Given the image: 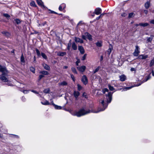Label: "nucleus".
Wrapping results in <instances>:
<instances>
[{
    "label": "nucleus",
    "mask_w": 154,
    "mask_h": 154,
    "mask_svg": "<svg viewBox=\"0 0 154 154\" xmlns=\"http://www.w3.org/2000/svg\"><path fill=\"white\" fill-rule=\"evenodd\" d=\"M90 110H88L86 111L84 109H80L78 112H76L74 114V116H76L77 117H79L81 116H84L90 112Z\"/></svg>",
    "instance_id": "obj_1"
},
{
    "label": "nucleus",
    "mask_w": 154,
    "mask_h": 154,
    "mask_svg": "<svg viewBox=\"0 0 154 154\" xmlns=\"http://www.w3.org/2000/svg\"><path fill=\"white\" fill-rule=\"evenodd\" d=\"M8 71L3 72L2 75H0V79L4 82H7L8 80V78L6 77L8 75Z\"/></svg>",
    "instance_id": "obj_2"
},
{
    "label": "nucleus",
    "mask_w": 154,
    "mask_h": 154,
    "mask_svg": "<svg viewBox=\"0 0 154 154\" xmlns=\"http://www.w3.org/2000/svg\"><path fill=\"white\" fill-rule=\"evenodd\" d=\"M140 48L137 45H136L135 46V49L134 52L133 53V55L134 56L137 57L139 55V54L140 53Z\"/></svg>",
    "instance_id": "obj_3"
},
{
    "label": "nucleus",
    "mask_w": 154,
    "mask_h": 154,
    "mask_svg": "<svg viewBox=\"0 0 154 154\" xmlns=\"http://www.w3.org/2000/svg\"><path fill=\"white\" fill-rule=\"evenodd\" d=\"M112 94L110 92L108 93L107 95H106L107 103H110L111 102L112 99Z\"/></svg>",
    "instance_id": "obj_4"
},
{
    "label": "nucleus",
    "mask_w": 154,
    "mask_h": 154,
    "mask_svg": "<svg viewBox=\"0 0 154 154\" xmlns=\"http://www.w3.org/2000/svg\"><path fill=\"white\" fill-rule=\"evenodd\" d=\"M101 103L102 104V105L103 108H104L102 109H100L98 111L94 112L97 113V112H99L103 111V110H104L105 109V108L107 107L108 105L105 104V102H104V100H102V101L101 102Z\"/></svg>",
    "instance_id": "obj_5"
},
{
    "label": "nucleus",
    "mask_w": 154,
    "mask_h": 154,
    "mask_svg": "<svg viewBox=\"0 0 154 154\" xmlns=\"http://www.w3.org/2000/svg\"><path fill=\"white\" fill-rule=\"evenodd\" d=\"M81 80L84 85H86L88 83V79L85 75H84L82 76Z\"/></svg>",
    "instance_id": "obj_6"
},
{
    "label": "nucleus",
    "mask_w": 154,
    "mask_h": 154,
    "mask_svg": "<svg viewBox=\"0 0 154 154\" xmlns=\"http://www.w3.org/2000/svg\"><path fill=\"white\" fill-rule=\"evenodd\" d=\"M102 10L99 8H96L93 13L94 14H95L97 15H98L101 13Z\"/></svg>",
    "instance_id": "obj_7"
},
{
    "label": "nucleus",
    "mask_w": 154,
    "mask_h": 154,
    "mask_svg": "<svg viewBox=\"0 0 154 154\" xmlns=\"http://www.w3.org/2000/svg\"><path fill=\"white\" fill-rule=\"evenodd\" d=\"M148 57L147 55H140L138 56L137 59H145Z\"/></svg>",
    "instance_id": "obj_8"
},
{
    "label": "nucleus",
    "mask_w": 154,
    "mask_h": 154,
    "mask_svg": "<svg viewBox=\"0 0 154 154\" xmlns=\"http://www.w3.org/2000/svg\"><path fill=\"white\" fill-rule=\"evenodd\" d=\"M77 68L79 71L83 72L85 70L86 67L84 66H82L81 67H77Z\"/></svg>",
    "instance_id": "obj_9"
},
{
    "label": "nucleus",
    "mask_w": 154,
    "mask_h": 154,
    "mask_svg": "<svg viewBox=\"0 0 154 154\" xmlns=\"http://www.w3.org/2000/svg\"><path fill=\"white\" fill-rule=\"evenodd\" d=\"M154 37V36L153 35H150V36L149 37H147L146 38V42L147 43L150 42L151 43L152 39L153 38V37Z\"/></svg>",
    "instance_id": "obj_10"
},
{
    "label": "nucleus",
    "mask_w": 154,
    "mask_h": 154,
    "mask_svg": "<svg viewBox=\"0 0 154 154\" xmlns=\"http://www.w3.org/2000/svg\"><path fill=\"white\" fill-rule=\"evenodd\" d=\"M120 80L122 82L124 81L126 79V76L124 75H120L119 77Z\"/></svg>",
    "instance_id": "obj_11"
},
{
    "label": "nucleus",
    "mask_w": 154,
    "mask_h": 154,
    "mask_svg": "<svg viewBox=\"0 0 154 154\" xmlns=\"http://www.w3.org/2000/svg\"><path fill=\"white\" fill-rule=\"evenodd\" d=\"M78 49L81 54H83L84 53L85 50L82 46H78Z\"/></svg>",
    "instance_id": "obj_12"
},
{
    "label": "nucleus",
    "mask_w": 154,
    "mask_h": 154,
    "mask_svg": "<svg viewBox=\"0 0 154 154\" xmlns=\"http://www.w3.org/2000/svg\"><path fill=\"white\" fill-rule=\"evenodd\" d=\"M42 66L45 69L48 70H50V66L46 64L45 63H43Z\"/></svg>",
    "instance_id": "obj_13"
},
{
    "label": "nucleus",
    "mask_w": 154,
    "mask_h": 154,
    "mask_svg": "<svg viewBox=\"0 0 154 154\" xmlns=\"http://www.w3.org/2000/svg\"><path fill=\"white\" fill-rule=\"evenodd\" d=\"M75 40L76 42H79L81 43L83 42V41L82 39L76 37H75Z\"/></svg>",
    "instance_id": "obj_14"
},
{
    "label": "nucleus",
    "mask_w": 154,
    "mask_h": 154,
    "mask_svg": "<svg viewBox=\"0 0 154 154\" xmlns=\"http://www.w3.org/2000/svg\"><path fill=\"white\" fill-rule=\"evenodd\" d=\"M85 34L89 40H92V36L88 32H85Z\"/></svg>",
    "instance_id": "obj_15"
},
{
    "label": "nucleus",
    "mask_w": 154,
    "mask_h": 154,
    "mask_svg": "<svg viewBox=\"0 0 154 154\" xmlns=\"http://www.w3.org/2000/svg\"><path fill=\"white\" fill-rule=\"evenodd\" d=\"M80 95V93L78 91H74V95L76 98V100H77L78 96Z\"/></svg>",
    "instance_id": "obj_16"
},
{
    "label": "nucleus",
    "mask_w": 154,
    "mask_h": 154,
    "mask_svg": "<svg viewBox=\"0 0 154 154\" xmlns=\"http://www.w3.org/2000/svg\"><path fill=\"white\" fill-rule=\"evenodd\" d=\"M8 71L6 68L5 67H2V66L0 65V72H1L2 73H3Z\"/></svg>",
    "instance_id": "obj_17"
},
{
    "label": "nucleus",
    "mask_w": 154,
    "mask_h": 154,
    "mask_svg": "<svg viewBox=\"0 0 154 154\" xmlns=\"http://www.w3.org/2000/svg\"><path fill=\"white\" fill-rule=\"evenodd\" d=\"M146 9H148L150 6V1H147L144 5Z\"/></svg>",
    "instance_id": "obj_18"
},
{
    "label": "nucleus",
    "mask_w": 154,
    "mask_h": 154,
    "mask_svg": "<svg viewBox=\"0 0 154 154\" xmlns=\"http://www.w3.org/2000/svg\"><path fill=\"white\" fill-rule=\"evenodd\" d=\"M112 49V45H110L109 47V48L107 51V53L108 55H109L111 53Z\"/></svg>",
    "instance_id": "obj_19"
},
{
    "label": "nucleus",
    "mask_w": 154,
    "mask_h": 154,
    "mask_svg": "<svg viewBox=\"0 0 154 154\" xmlns=\"http://www.w3.org/2000/svg\"><path fill=\"white\" fill-rule=\"evenodd\" d=\"M52 104L54 106V108L56 109H60L62 108V107L55 104L53 102L52 103Z\"/></svg>",
    "instance_id": "obj_20"
},
{
    "label": "nucleus",
    "mask_w": 154,
    "mask_h": 154,
    "mask_svg": "<svg viewBox=\"0 0 154 154\" xmlns=\"http://www.w3.org/2000/svg\"><path fill=\"white\" fill-rule=\"evenodd\" d=\"M40 74H41L44 75H47L48 74V72L46 71H42L39 72Z\"/></svg>",
    "instance_id": "obj_21"
},
{
    "label": "nucleus",
    "mask_w": 154,
    "mask_h": 154,
    "mask_svg": "<svg viewBox=\"0 0 154 154\" xmlns=\"http://www.w3.org/2000/svg\"><path fill=\"white\" fill-rule=\"evenodd\" d=\"M150 78H151L150 76L149 75L146 78V79H144L142 83L144 82L147 81ZM142 83H141L140 84H139L138 85H136V86H139Z\"/></svg>",
    "instance_id": "obj_22"
},
{
    "label": "nucleus",
    "mask_w": 154,
    "mask_h": 154,
    "mask_svg": "<svg viewBox=\"0 0 154 154\" xmlns=\"http://www.w3.org/2000/svg\"><path fill=\"white\" fill-rule=\"evenodd\" d=\"M67 82L64 81L59 83V85H60L64 86L67 85Z\"/></svg>",
    "instance_id": "obj_23"
},
{
    "label": "nucleus",
    "mask_w": 154,
    "mask_h": 154,
    "mask_svg": "<svg viewBox=\"0 0 154 154\" xmlns=\"http://www.w3.org/2000/svg\"><path fill=\"white\" fill-rule=\"evenodd\" d=\"M36 1L38 4L39 5L41 6H43V2L41 0H36Z\"/></svg>",
    "instance_id": "obj_24"
},
{
    "label": "nucleus",
    "mask_w": 154,
    "mask_h": 154,
    "mask_svg": "<svg viewBox=\"0 0 154 154\" xmlns=\"http://www.w3.org/2000/svg\"><path fill=\"white\" fill-rule=\"evenodd\" d=\"M72 48L74 50H76L77 49V46L74 42L72 43Z\"/></svg>",
    "instance_id": "obj_25"
},
{
    "label": "nucleus",
    "mask_w": 154,
    "mask_h": 154,
    "mask_svg": "<svg viewBox=\"0 0 154 154\" xmlns=\"http://www.w3.org/2000/svg\"><path fill=\"white\" fill-rule=\"evenodd\" d=\"M139 25L140 26H142L143 27L149 25V24L147 23H140Z\"/></svg>",
    "instance_id": "obj_26"
},
{
    "label": "nucleus",
    "mask_w": 154,
    "mask_h": 154,
    "mask_svg": "<svg viewBox=\"0 0 154 154\" xmlns=\"http://www.w3.org/2000/svg\"><path fill=\"white\" fill-rule=\"evenodd\" d=\"M2 33L5 35L6 36H9L10 35V34L9 33L7 32L3 31L2 32Z\"/></svg>",
    "instance_id": "obj_27"
},
{
    "label": "nucleus",
    "mask_w": 154,
    "mask_h": 154,
    "mask_svg": "<svg viewBox=\"0 0 154 154\" xmlns=\"http://www.w3.org/2000/svg\"><path fill=\"white\" fill-rule=\"evenodd\" d=\"M66 54V53L65 52H59L58 53V55L60 56H63Z\"/></svg>",
    "instance_id": "obj_28"
},
{
    "label": "nucleus",
    "mask_w": 154,
    "mask_h": 154,
    "mask_svg": "<svg viewBox=\"0 0 154 154\" xmlns=\"http://www.w3.org/2000/svg\"><path fill=\"white\" fill-rule=\"evenodd\" d=\"M41 103L44 105H49L50 104L46 100L44 102H41Z\"/></svg>",
    "instance_id": "obj_29"
},
{
    "label": "nucleus",
    "mask_w": 154,
    "mask_h": 154,
    "mask_svg": "<svg viewBox=\"0 0 154 154\" xmlns=\"http://www.w3.org/2000/svg\"><path fill=\"white\" fill-rule=\"evenodd\" d=\"M30 71H31L33 73H35V69L34 67H33L32 66L30 67Z\"/></svg>",
    "instance_id": "obj_30"
},
{
    "label": "nucleus",
    "mask_w": 154,
    "mask_h": 154,
    "mask_svg": "<svg viewBox=\"0 0 154 154\" xmlns=\"http://www.w3.org/2000/svg\"><path fill=\"white\" fill-rule=\"evenodd\" d=\"M105 14H106L105 13H103V14H101L99 16L96 18V20H99L100 18L102 17H103V16Z\"/></svg>",
    "instance_id": "obj_31"
},
{
    "label": "nucleus",
    "mask_w": 154,
    "mask_h": 154,
    "mask_svg": "<svg viewBox=\"0 0 154 154\" xmlns=\"http://www.w3.org/2000/svg\"><path fill=\"white\" fill-rule=\"evenodd\" d=\"M41 55H42V57L44 59H45L46 60H47V58H48L47 57V56H46L45 54H44V53H42Z\"/></svg>",
    "instance_id": "obj_32"
},
{
    "label": "nucleus",
    "mask_w": 154,
    "mask_h": 154,
    "mask_svg": "<svg viewBox=\"0 0 154 154\" xmlns=\"http://www.w3.org/2000/svg\"><path fill=\"white\" fill-rule=\"evenodd\" d=\"M109 89L111 91H112L114 90V88L113 86H111L110 85H108Z\"/></svg>",
    "instance_id": "obj_33"
},
{
    "label": "nucleus",
    "mask_w": 154,
    "mask_h": 154,
    "mask_svg": "<svg viewBox=\"0 0 154 154\" xmlns=\"http://www.w3.org/2000/svg\"><path fill=\"white\" fill-rule=\"evenodd\" d=\"M14 21L17 24H18L21 23V21L19 19H16L14 20Z\"/></svg>",
    "instance_id": "obj_34"
},
{
    "label": "nucleus",
    "mask_w": 154,
    "mask_h": 154,
    "mask_svg": "<svg viewBox=\"0 0 154 154\" xmlns=\"http://www.w3.org/2000/svg\"><path fill=\"white\" fill-rule=\"evenodd\" d=\"M30 5L31 6L33 7H36V5L35 3V2L34 1H32L30 3Z\"/></svg>",
    "instance_id": "obj_35"
},
{
    "label": "nucleus",
    "mask_w": 154,
    "mask_h": 154,
    "mask_svg": "<svg viewBox=\"0 0 154 154\" xmlns=\"http://www.w3.org/2000/svg\"><path fill=\"white\" fill-rule=\"evenodd\" d=\"M96 45L97 47H100L102 46V44L101 42H97L96 44Z\"/></svg>",
    "instance_id": "obj_36"
},
{
    "label": "nucleus",
    "mask_w": 154,
    "mask_h": 154,
    "mask_svg": "<svg viewBox=\"0 0 154 154\" xmlns=\"http://www.w3.org/2000/svg\"><path fill=\"white\" fill-rule=\"evenodd\" d=\"M71 70H72V72L73 73H75L77 74V72L76 71V69L74 67H72Z\"/></svg>",
    "instance_id": "obj_37"
},
{
    "label": "nucleus",
    "mask_w": 154,
    "mask_h": 154,
    "mask_svg": "<svg viewBox=\"0 0 154 154\" xmlns=\"http://www.w3.org/2000/svg\"><path fill=\"white\" fill-rule=\"evenodd\" d=\"M20 60L22 62L24 63L25 62L24 60V58L23 56V54H22Z\"/></svg>",
    "instance_id": "obj_38"
},
{
    "label": "nucleus",
    "mask_w": 154,
    "mask_h": 154,
    "mask_svg": "<svg viewBox=\"0 0 154 154\" xmlns=\"http://www.w3.org/2000/svg\"><path fill=\"white\" fill-rule=\"evenodd\" d=\"M35 51L36 52V53L38 55V57H39L40 56V53L39 51L37 49H35Z\"/></svg>",
    "instance_id": "obj_39"
},
{
    "label": "nucleus",
    "mask_w": 154,
    "mask_h": 154,
    "mask_svg": "<svg viewBox=\"0 0 154 154\" xmlns=\"http://www.w3.org/2000/svg\"><path fill=\"white\" fill-rule=\"evenodd\" d=\"M154 65V60H152L151 61L150 63V66H152Z\"/></svg>",
    "instance_id": "obj_40"
},
{
    "label": "nucleus",
    "mask_w": 154,
    "mask_h": 154,
    "mask_svg": "<svg viewBox=\"0 0 154 154\" xmlns=\"http://www.w3.org/2000/svg\"><path fill=\"white\" fill-rule=\"evenodd\" d=\"M3 15L7 18H9L10 17V16L7 14H4Z\"/></svg>",
    "instance_id": "obj_41"
},
{
    "label": "nucleus",
    "mask_w": 154,
    "mask_h": 154,
    "mask_svg": "<svg viewBox=\"0 0 154 154\" xmlns=\"http://www.w3.org/2000/svg\"><path fill=\"white\" fill-rule=\"evenodd\" d=\"M134 14L133 13H131L129 14L128 15V18H130L133 17V16Z\"/></svg>",
    "instance_id": "obj_42"
},
{
    "label": "nucleus",
    "mask_w": 154,
    "mask_h": 154,
    "mask_svg": "<svg viewBox=\"0 0 154 154\" xmlns=\"http://www.w3.org/2000/svg\"><path fill=\"white\" fill-rule=\"evenodd\" d=\"M44 77V75L42 74L39 75L38 77V80L40 81L43 77Z\"/></svg>",
    "instance_id": "obj_43"
},
{
    "label": "nucleus",
    "mask_w": 154,
    "mask_h": 154,
    "mask_svg": "<svg viewBox=\"0 0 154 154\" xmlns=\"http://www.w3.org/2000/svg\"><path fill=\"white\" fill-rule=\"evenodd\" d=\"M71 45V43L70 42L68 44V46H67L68 50H70Z\"/></svg>",
    "instance_id": "obj_44"
},
{
    "label": "nucleus",
    "mask_w": 154,
    "mask_h": 154,
    "mask_svg": "<svg viewBox=\"0 0 154 154\" xmlns=\"http://www.w3.org/2000/svg\"><path fill=\"white\" fill-rule=\"evenodd\" d=\"M49 91V89H46L44 90L43 92L45 93H48Z\"/></svg>",
    "instance_id": "obj_45"
},
{
    "label": "nucleus",
    "mask_w": 154,
    "mask_h": 154,
    "mask_svg": "<svg viewBox=\"0 0 154 154\" xmlns=\"http://www.w3.org/2000/svg\"><path fill=\"white\" fill-rule=\"evenodd\" d=\"M87 55V54H85L84 55L83 57H82V60H85L86 59Z\"/></svg>",
    "instance_id": "obj_46"
},
{
    "label": "nucleus",
    "mask_w": 154,
    "mask_h": 154,
    "mask_svg": "<svg viewBox=\"0 0 154 154\" xmlns=\"http://www.w3.org/2000/svg\"><path fill=\"white\" fill-rule=\"evenodd\" d=\"M99 67H98L97 68H96L95 69V70L94 71V73H96V72H98V70H99Z\"/></svg>",
    "instance_id": "obj_47"
},
{
    "label": "nucleus",
    "mask_w": 154,
    "mask_h": 154,
    "mask_svg": "<svg viewBox=\"0 0 154 154\" xmlns=\"http://www.w3.org/2000/svg\"><path fill=\"white\" fill-rule=\"evenodd\" d=\"M78 89L79 91H80L82 88V86L80 85L79 84H78Z\"/></svg>",
    "instance_id": "obj_48"
},
{
    "label": "nucleus",
    "mask_w": 154,
    "mask_h": 154,
    "mask_svg": "<svg viewBox=\"0 0 154 154\" xmlns=\"http://www.w3.org/2000/svg\"><path fill=\"white\" fill-rule=\"evenodd\" d=\"M49 13H54V14H58L57 13H56L53 11H51V10H49Z\"/></svg>",
    "instance_id": "obj_49"
},
{
    "label": "nucleus",
    "mask_w": 154,
    "mask_h": 154,
    "mask_svg": "<svg viewBox=\"0 0 154 154\" xmlns=\"http://www.w3.org/2000/svg\"><path fill=\"white\" fill-rule=\"evenodd\" d=\"M103 93H105V92H108L109 91V90L107 88H104L103 90Z\"/></svg>",
    "instance_id": "obj_50"
},
{
    "label": "nucleus",
    "mask_w": 154,
    "mask_h": 154,
    "mask_svg": "<svg viewBox=\"0 0 154 154\" xmlns=\"http://www.w3.org/2000/svg\"><path fill=\"white\" fill-rule=\"evenodd\" d=\"M86 36L85 35V34L84 35H83L82 36V38L83 39H85V40L86 39Z\"/></svg>",
    "instance_id": "obj_51"
},
{
    "label": "nucleus",
    "mask_w": 154,
    "mask_h": 154,
    "mask_svg": "<svg viewBox=\"0 0 154 154\" xmlns=\"http://www.w3.org/2000/svg\"><path fill=\"white\" fill-rule=\"evenodd\" d=\"M127 15V14L125 13H123L121 14V16L123 17H125Z\"/></svg>",
    "instance_id": "obj_52"
},
{
    "label": "nucleus",
    "mask_w": 154,
    "mask_h": 154,
    "mask_svg": "<svg viewBox=\"0 0 154 154\" xmlns=\"http://www.w3.org/2000/svg\"><path fill=\"white\" fill-rule=\"evenodd\" d=\"M83 96L85 97L86 98H87V96L86 95V94L85 92H84L83 94Z\"/></svg>",
    "instance_id": "obj_53"
},
{
    "label": "nucleus",
    "mask_w": 154,
    "mask_h": 154,
    "mask_svg": "<svg viewBox=\"0 0 154 154\" xmlns=\"http://www.w3.org/2000/svg\"><path fill=\"white\" fill-rule=\"evenodd\" d=\"M131 71H135L136 69L135 68H131Z\"/></svg>",
    "instance_id": "obj_54"
},
{
    "label": "nucleus",
    "mask_w": 154,
    "mask_h": 154,
    "mask_svg": "<svg viewBox=\"0 0 154 154\" xmlns=\"http://www.w3.org/2000/svg\"><path fill=\"white\" fill-rule=\"evenodd\" d=\"M59 10H60V11H62V7L61 5H60L59 6Z\"/></svg>",
    "instance_id": "obj_55"
},
{
    "label": "nucleus",
    "mask_w": 154,
    "mask_h": 154,
    "mask_svg": "<svg viewBox=\"0 0 154 154\" xmlns=\"http://www.w3.org/2000/svg\"><path fill=\"white\" fill-rule=\"evenodd\" d=\"M32 92L36 94H38V93L36 91L34 90H32L31 91Z\"/></svg>",
    "instance_id": "obj_56"
},
{
    "label": "nucleus",
    "mask_w": 154,
    "mask_h": 154,
    "mask_svg": "<svg viewBox=\"0 0 154 154\" xmlns=\"http://www.w3.org/2000/svg\"><path fill=\"white\" fill-rule=\"evenodd\" d=\"M150 22L151 23L154 24V20H151L150 21Z\"/></svg>",
    "instance_id": "obj_57"
},
{
    "label": "nucleus",
    "mask_w": 154,
    "mask_h": 154,
    "mask_svg": "<svg viewBox=\"0 0 154 154\" xmlns=\"http://www.w3.org/2000/svg\"><path fill=\"white\" fill-rule=\"evenodd\" d=\"M132 87H126L125 88H124L126 90H127L128 89H130Z\"/></svg>",
    "instance_id": "obj_58"
},
{
    "label": "nucleus",
    "mask_w": 154,
    "mask_h": 154,
    "mask_svg": "<svg viewBox=\"0 0 154 154\" xmlns=\"http://www.w3.org/2000/svg\"><path fill=\"white\" fill-rule=\"evenodd\" d=\"M144 13L146 14H147L148 13V11L146 10H145L144 11Z\"/></svg>",
    "instance_id": "obj_59"
},
{
    "label": "nucleus",
    "mask_w": 154,
    "mask_h": 154,
    "mask_svg": "<svg viewBox=\"0 0 154 154\" xmlns=\"http://www.w3.org/2000/svg\"><path fill=\"white\" fill-rule=\"evenodd\" d=\"M71 78H72L73 80V81H74L75 80H74V76L73 75H71Z\"/></svg>",
    "instance_id": "obj_60"
},
{
    "label": "nucleus",
    "mask_w": 154,
    "mask_h": 154,
    "mask_svg": "<svg viewBox=\"0 0 154 154\" xmlns=\"http://www.w3.org/2000/svg\"><path fill=\"white\" fill-rule=\"evenodd\" d=\"M33 62L34 63H35L36 62V58L35 56L34 57Z\"/></svg>",
    "instance_id": "obj_61"
},
{
    "label": "nucleus",
    "mask_w": 154,
    "mask_h": 154,
    "mask_svg": "<svg viewBox=\"0 0 154 154\" xmlns=\"http://www.w3.org/2000/svg\"><path fill=\"white\" fill-rule=\"evenodd\" d=\"M68 68V66H63V69H66Z\"/></svg>",
    "instance_id": "obj_62"
},
{
    "label": "nucleus",
    "mask_w": 154,
    "mask_h": 154,
    "mask_svg": "<svg viewBox=\"0 0 154 154\" xmlns=\"http://www.w3.org/2000/svg\"><path fill=\"white\" fill-rule=\"evenodd\" d=\"M152 73L153 76H154V72L153 70H152Z\"/></svg>",
    "instance_id": "obj_63"
},
{
    "label": "nucleus",
    "mask_w": 154,
    "mask_h": 154,
    "mask_svg": "<svg viewBox=\"0 0 154 154\" xmlns=\"http://www.w3.org/2000/svg\"><path fill=\"white\" fill-rule=\"evenodd\" d=\"M46 24V22H45L44 23H42V25L44 26Z\"/></svg>",
    "instance_id": "obj_64"
}]
</instances>
